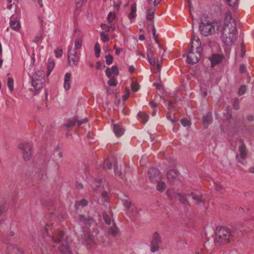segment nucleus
Returning a JSON list of instances; mask_svg holds the SVG:
<instances>
[{
  "label": "nucleus",
  "mask_w": 254,
  "mask_h": 254,
  "mask_svg": "<svg viewBox=\"0 0 254 254\" xmlns=\"http://www.w3.org/2000/svg\"><path fill=\"white\" fill-rule=\"evenodd\" d=\"M236 23L229 13L225 16V22L221 32L222 42L227 46H232L236 39Z\"/></svg>",
  "instance_id": "nucleus-1"
},
{
  "label": "nucleus",
  "mask_w": 254,
  "mask_h": 254,
  "mask_svg": "<svg viewBox=\"0 0 254 254\" xmlns=\"http://www.w3.org/2000/svg\"><path fill=\"white\" fill-rule=\"evenodd\" d=\"M223 25L221 21L215 19L212 21H201L199 24V31L205 37L219 34L222 31Z\"/></svg>",
  "instance_id": "nucleus-2"
},
{
  "label": "nucleus",
  "mask_w": 254,
  "mask_h": 254,
  "mask_svg": "<svg viewBox=\"0 0 254 254\" xmlns=\"http://www.w3.org/2000/svg\"><path fill=\"white\" fill-rule=\"evenodd\" d=\"M214 244L216 248H221L234 240V235L230 229L224 227L216 229Z\"/></svg>",
  "instance_id": "nucleus-3"
},
{
  "label": "nucleus",
  "mask_w": 254,
  "mask_h": 254,
  "mask_svg": "<svg viewBox=\"0 0 254 254\" xmlns=\"http://www.w3.org/2000/svg\"><path fill=\"white\" fill-rule=\"evenodd\" d=\"M51 238L54 242L56 243H61L58 248L60 254H72L71 248L66 242V237L64 236L63 231L56 233Z\"/></svg>",
  "instance_id": "nucleus-4"
},
{
  "label": "nucleus",
  "mask_w": 254,
  "mask_h": 254,
  "mask_svg": "<svg viewBox=\"0 0 254 254\" xmlns=\"http://www.w3.org/2000/svg\"><path fill=\"white\" fill-rule=\"evenodd\" d=\"M191 196L192 199L194 201L195 204L199 206H204L205 204L204 199L203 198L202 195L196 194L194 192L188 194H182L180 193L177 194V198L176 199L178 200L181 203L188 204L189 201L187 199V196Z\"/></svg>",
  "instance_id": "nucleus-5"
},
{
  "label": "nucleus",
  "mask_w": 254,
  "mask_h": 254,
  "mask_svg": "<svg viewBox=\"0 0 254 254\" xmlns=\"http://www.w3.org/2000/svg\"><path fill=\"white\" fill-rule=\"evenodd\" d=\"M195 42L197 43L195 52L193 51V46L192 44L188 55L187 62L189 64H193L197 63L200 57V53L202 50L201 42L198 38L195 40Z\"/></svg>",
  "instance_id": "nucleus-6"
},
{
  "label": "nucleus",
  "mask_w": 254,
  "mask_h": 254,
  "mask_svg": "<svg viewBox=\"0 0 254 254\" xmlns=\"http://www.w3.org/2000/svg\"><path fill=\"white\" fill-rule=\"evenodd\" d=\"M79 221L81 223V225H83L85 228H83L84 229L85 228H87L90 227L92 224L94 223V220L91 218H86L83 215H80L79 217ZM84 238L89 240H93L94 237L93 235L88 234L86 232L85 230H84Z\"/></svg>",
  "instance_id": "nucleus-7"
},
{
  "label": "nucleus",
  "mask_w": 254,
  "mask_h": 254,
  "mask_svg": "<svg viewBox=\"0 0 254 254\" xmlns=\"http://www.w3.org/2000/svg\"><path fill=\"white\" fill-rule=\"evenodd\" d=\"M18 148L22 151L23 159L29 161L32 154V145L29 143H21L18 145Z\"/></svg>",
  "instance_id": "nucleus-8"
},
{
  "label": "nucleus",
  "mask_w": 254,
  "mask_h": 254,
  "mask_svg": "<svg viewBox=\"0 0 254 254\" xmlns=\"http://www.w3.org/2000/svg\"><path fill=\"white\" fill-rule=\"evenodd\" d=\"M79 54L74 49L71 45L68 50V60L69 64L71 66H76L79 60Z\"/></svg>",
  "instance_id": "nucleus-9"
},
{
  "label": "nucleus",
  "mask_w": 254,
  "mask_h": 254,
  "mask_svg": "<svg viewBox=\"0 0 254 254\" xmlns=\"http://www.w3.org/2000/svg\"><path fill=\"white\" fill-rule=\"evenodd\" d=\"M162 244V240L160 234L158 232H154L152 235L150 247L151 252L155 253L160 249V245Z\"/></svg>",
  "instance_id": "nucleus-10"
},
{
  "label": "nucleus",
  "mask_w": 254,
  "mask_h": 254,
  "mask_svg": "<svg viewBox=\"0 0 254 254\" xmlns=\"http://www.w3.org/2000/svg\"><path fill=\"white\" fill-rule=\"evenodd\" d=\"M148 178L152 183H156L162 180V175L160 171L155 168H150L148 171Z\"/></svg>",
  "instance_id": "nucleus-11"
},
{
  "label": "nucleus",
  "mask_w": 254,
  "mask_h": 254,
  "mask_svg": "<svg viewBox=\"0 0 254 254\" xmlns=\"http://www.w3.org/2000/svg\"><path fill=\"white\" fill-rule=\"evenodd\" d=\"M240 142L241 144L239 147V155H236V158L238 159L239 162H240L242 165H245L242 161L239 160V157L242 159H246L247 156L248 152L244 141L242 140H240Z\"/></svg>",
  "instance_id": "nucleus-12"
},
{
  "label": "nucleus",
  "mask_w": 254,
  "mask_h": 254,
  "mask_svg": "<svg viewBox=\"0 0 254 254\" xmlns=\"http://www.w3.org/2000/svg\"><path fill=\"white\" fill-rule=\"evenodd\" d=\"M167 177L168 182L170 184H173L178 179L179 173L175 170H170L167 172Z\"/></svg>",
  "instance_id": "nucleus-13"
},
{
  "label": "nucleus",
  "mask_w": 254,
  "mask_h": 254,
  "mask_svg": "<svg viewBox=\"0 0 254 254\" xmlns=\"http://www.w3.org/2000/svg\"><path fill=\"white\" fill-rule=\"evenodd\" d=\"M222 59L223 56L220 54H214L209 58L212 67L220 63Z\"/></svg>",
  "instance_id": "nucleus-14"
},
{
  "label": "nucleus",
  "mask_w": 254,
  "mask_h": 254,
  "mask_svg": "<svg viewBox=\"0 0 254 254\" xmlns=\"http://www.w3.org/2000/svg\"><path fill=\"white\" fill-rule=\"evenodd\" d=\"M106 75L108 77H110L112 75L117 76L119 74V70L117 66L114 65L111 68H108L105 71Z\"/></svg>",
  "instance_id": "nucleus-15"
},
{
  "label": "nucleus",
  "mask_w": 254,
  "mask_h": 254,
  "mask_svg": "<svg viewBox=\"0 0 254 254\" xmlns=\"http://www.w3.org/2000/svg\"><path fill=\"white\" fill-rule=\"evenodd\" d=\"M71 74L70 73H65L64 77V88L68 90L70 88Z\"/></svg>",
  "instance_id": "nucleus-16"
},
{
  "label": "nucleus",
  "mask_w": 254,
  "mask_h": 254,
  "mask_svg": "<svg viewBox=\"0 0 254 254\" xmlns=\"http://www.w3.org/2000/svg\"><path fill=\"white\" fill-rule=\"evenodd\" d=\"M44 80L32 79V85L35 90H39L43 87Z\"/></svg>",
  "instance_id": "nucleus-17"
},
{
  "label": "nucleus",
  "mask_w": 254,
  "mask_h": 254,
  "mask_svg": "<svg viewBox=\"0 0 254 254\" xmlns=\"http://www.w3.org/2000/svg\"><path fill=\"white\" fill-rule=\"evenodd\" d=\"M114 132L117 136H121L124 133V129L120 124H114L113 127Z\"/></svg>",
  "instance_id": "nucleus-18"
},
{
  "label": "nucleus",
  "mask_w": 254,
  "mask_h": 254,
  "mask_svg": "<svg viewBox=\"0 0 254 254\" xmlns=\"http://www.w3.org/2000/svg\"><path fill=\"white\" fill-rule=\"evenodd\" d=\"M119 232V230L118 228L117 227L115 222H113L112 225L110 226V228L108 229V234L113 237H115L118 235Z\"/></svg>",
  "instance_id": "nucleus-19"
},
{
  "label": "nucleus",
  "mask_w": 254,
  "mask_h": 254,
  "mask_svg": "<svg viewBox=\"0 0 254 254\" xmlns=\"http://www.w3.org/2000/svg\"><path fill=\"white\" fill-rule=\"evenodd\" d=\"M10 26L13 30L18 31L20 27V23L18 21L15 20L14 18L12 16L10 19Z\"/></svg>",
  "instance_id": "nucleus-20"
},
{
  "label": "nucleus",
  "mask_w": 254,
  "mask_h": 254,
  "mask_svg": "<svg viewBox=\"0 0 254 254\" xmlns=\"http://www.w3.org/2000/svg\"><path fill=\"white\" fill-rule=\"evenodd\" d=\"M212 119L211 113H208L205 116L203 117V124L204 128H206L211 123Z\"/></svg>",
  "instance_id": "nucleus-21"
},
{
  "label": "nucleus",
  "mask_w": 254,
  "mask_h": 254,
  "mask_svg": "<svg viewBox=\"0 0 254 254\" xmlns=\"http://www.w3.org/2000/svg\"><path fill=\"white\" fill-rule=\"evenodd\" d=\"M55 67L54 59L49 58L47 63V76H49Z\"/></svg>",
  "instance_id": "nucleus-22"
},
{
  "label": "nucleus",
  "mask_w": 254,
  "mask_h": 254,
  "mask_svg": "<svg viewBox=\"0 0 254 254\" xmlns=\"http://www.w3.org/2000/svg\"><path fill=\"white\" fill-rule=\"evenodd\" d=\"M136 5L135 3H132L130 6V12L128 15L130 20L134 19L136 16Z\"/></svg>",
  "instance_id": "nucleus-23"
},
{
  "label": "nucleus",
  "mask_w": 254,
  "mask_h": 254,
  "mask_svg": "<svg viewBox=\"0 0 254 254\" xmlns=\"http://www.w3.org/2000/svg\"><path fill=\"white\" fill-rule=\"evenodd\" d=\"M138 116L139 118V121L143 124H145L149 118L148 115L142 112H140L138 114Z\"/></svg>",
  "instance_id": "nucleus-24"
},
{
  "label": "nucleus",
  "mask_w": 254,
  "mask_h": 254,
  "mask_svg": "<svg viewBox=\"0 0 254 254\" xmlns=\"http://www.w3.org/2000/svg\"><path fill=\"white\" fill-rule=\"evenodd\" d=\"M161 180H162L156 182V183L157 184L156 186V189L159 191L163 192L166 189V185L165 183L164 182L162 181Z\"/></svg>",
  "instance_id": "nucleus-25"
},
{
  "label": "nucleus",
  "mask_w": 254,
  "mask_h": 254,
  "mask_svg": "<svg viewBox=\"0 0 254 254\" xmlns=\"http://www.w3.org/2000/svg\"><path fill=\"white\" fill-rule=\"evenodd\" d=\"M167 196L170 198V199H176L177 198V194L179 193L175 192L173 189H169L167 192Z\"/></svg>",
  "instance_id": "nucleus-26"
},
{
  "label": "nucleus",
  "mask_w": 254,
  "mask_h": 254,
  "mask_svg": "<svg viewBox=\"0 0 254 254\" xmlns=\"http://www.w3.org/2000/svg\"><path fill=\"white\" fill-rule=\"evenodd\" d=\"M44 73L42 71L38 70L36 71L32 76V78L35 79L44 80Z\"/></svg>",
  "instance_id": "nucleus-27"
},
{
  "label": "nucleus",
  "mask_w": 254,
  "mask_h": 254,
  "mask_svg": "<svg viewBox=\"0 0 254 254\" xmlns=\"http://www.w3.org/2000/svg\"><path fill=\"white\" fill-rule=\"evenodd\" d=\"M147 56L148 58V61L150 63V64L152 66H155L156 64L155 60L154 57H153L151 51H148L147 53Z\"/></svg>",
  "instance_id": "nucleus-28"
},
{
  "label": "nucleus",
  "mask_w": 254,
  "mask_h": 254,
  "mask_svg": "<svg viewBox=\"0 0 254 254\" xmlns=\"http://www.w3.org/2000/svg\"><path fill=\"white\" fill-rule=\"evenodd\" d=\"M82 44V39L81 37H79L77 39H76L74 43V47H75V50H78L80 49L81 47Z\"/></svg>",
  "instance_id": "nucleus-29"
},
{
  "label": "nucleus",
  "mask_w": 254,
  "mask_h": 254,
  "mask_svg": "<svg viewBox=\"0 0 254 254\" xmlns=\"http://www.w3.org/2000/svg\"><path fill=\"white\" fill-rule=\"evenodd\" d=\"M7 86L10 91H12L14 89L13 79L11 77H8L7 79Z\"/></svg>",
  "instance_id": "nucleus-30"
},
{
  "label": "nucleus",
  "mask_w": 254,
  "mask_h": 254,
  "mask_svg": "<svg viewBox=\"0 0 254 254\" xmlns=\"http://www.w3.org/2000/svg\"><path fill=\"white\" fill-rule=\"evenodd\" d=\"M154 9H149L147 12V19L149 20H152L154 18Z\"/></svg>",
  "instance_id": "nucleus-31"
},
{
  "label": "nucleus",
  "mask_w": 254,
  "mask_h": 254,
  "mask_svg": "<svg viewBox=\"0 0 254 254\" xmlns=\"http://www.w3.org/2000/svg\"><path fill=\"white\" fill-rule=\"evenodd\" d=\"M103 218L104 220L107 225H111L112 223V219L110 215H108L107 214H103Z\"/></svg>",
  "instance_id": "nucleus-32"
},
{
  "label": "nucleus",
  "mask_w": 254,
  "mask_h": 254,
  "mask_svg": "<svg viewBox=\"0 0 254 254\" xmlns=\"http://www.w3.org/2000/svg\"><path fill=\"white\" fill-rule=\"evenodd\" d=\"M87 201L86 199H82L79 201H77L75 202L76 206H81V207L85 206L87 205Z\"/></svg>",
  "instance_id": "nucleus-33"
},
{
  "label": "nucleus",
  "mask_w": 254,
  "mask_h": 254,
  "mask_svg": "<svg viewBox=\"0 0 254 254\" xmlns=\"http://www.w3.org/2000/svg\"><path fill=\"white\" fill-rule=\"evenodd\" d=\"M8 206L6 204H2L0 205V216L8 209Z\"/></svg>",
  "instance_id": "nucleus-34"
},
{
  "label": "nucleus",
  "mask_w": 254,
  "mask_h": 254,
  "mask_svg": "<svg viewBox=\"0 0 254 254\" xmlns=\"http://www.w3.org/2000/svg\"><path fill=\"white\" fill-rule=\"evenodd\" d=\"M95 55L96 57L98 58L100 56V48L99 44L97 43H96L94 47Z\"/></svg>",
  "instance_id": "nucleus-35"
},
{
  "label": "nucleus",
  "mask_w": 254,
  "mask_h": 254,
  "mask_svg": "<svg viewBox=\"0 0 254 254\" xmlns=\"http://www.w3.org/2000/svg\"><path fill=\"white\" fill-rule=\"evenodd\" d=\"M140 88L139 84L137 82H132L131 84V89L134 92L137 91Z\"/></svg>",
  "instance_id": "nucleus-36"
},
{
  "label": "nucleus",
  "mask_w": 254,
  "mask_h": 254,
  "mask_svg": "<svg viewBox=\"0 0 254 254\" xmlns=\"http://www.w3.org/2000/svg\"><path fill=\"white\" fill-rule=\"evenodd\" d=\"M116 15L114 13L110 12L107 16V20L109 23H111L115 18Z\"/></svg>",
  "instance_id": "nucleus-37"
},
{
  "label": "nucleus",
  "mask_w": 254,
  "mask_h": 254,
  "mask_svg": "<svg viewBox=\"0 0 254 254\" xmlns=\"http://www.w3.org/2000/svg\"><path fill=\"white\" fill-rule=\"evenodd\" d=\"M108 84L110 86H115L117 84V81L115 78L112 77L108 80Z\"/></svg>",
  "instance_id": "nucleus-38"
},
{
  "label": "nucleus",
  "mask_w": 254,
  "mask_h": 254,
  "mask_svg": "<svg viewBox=\"0 0 254 254\" xmlns=\"http://www.w3.org/2000/svg\"><path fill=\"white\" fill-rule=\"evenodd\" d=\"M113 166L112 163L111 162V161L109 160H106L104 162V163L103 164V167L104 168H107V169L110 170L112 169Z\"/></svg>",
  "instance_id": "nucleus-39"
},
{
  "label": "nucleus",
  "mask_w": 254,
  "mask_h": 254,
  "mask_svg": "<svg viewBox=\"0 0 254 254\" xmlns=\"http://www.w3.org/2000/svg\"><path fill=\"white\" fill-rule=\"evenodd\" d=\"M100 37L101 40L103 42H105L108 41L109 40V35L103 32L100 33Z\"/></svg>",
  "instance_id": "nucleus-40"
},
{
  "label": "nucleus",
  "mask_w": 254,
  "mask_h": 254,
  "mask_svg": "<svg viewBox=\"0 0 254 254\" xmlns=\"http://www.w3.org/2000/svg\"><path fill=\"white\" fill-rule=\"evenodd\" d=\"M123 201H124V205L125 207H126V208L127 209V210H129L131 207V203L130 202V201H129L128 200H127V199H123Z\"/></svg>",
  "instance_id": "nucleus-41"
},
{
  "label": "nucleus",
  "mask_w": 254,
  "mask_h": 254,
  "mask_svg": "<svg viewBox=\"0 0 254 254\" xmlns=\"http://www.w3.org/2000/svg\"><path fill=\"white\" fill-rule=\"evenodd\" d=\"M246 92V87L245 85H242L238 91V93L239 95H242L245 93Z\"/></svg>",
  "instance_id": "nucleus-42"
},
{
  "label": "nucleus",
  "mask_w": 254,
  "mask_h": 254,
  "mask_svg": "<svg viewBox=\"0 0 254 254\" xmlns=\"http://www.w3.org/2000/svg\"><path fill=\"white\" fill-rule=\"evenodd\" d=\"M76 122V119L74 118L73 120H70L68 122V123L65 125L66 127H71L75 125Z\"/></svg>",
  "instance_id": "nucleus-43"
},
{
  "label": "nucleus",
  "mask_w": 254,
  "mask_h": 254,
  "mask_svg": "<svg viewBox=\"0 0 254 254\" xmlns=\"http://www.w3.org/2000/svg\"><path fill=\"white\" fill-rule=\"evenodd\" d=\"M113 58L112 56L109 55L106 56V62L108 65H110L113 63Z\"/></svg>",
  "instance_id": "nucleus-44"
},
{
  "label": "nucleus",
  "mask_w": 254,
  "mask_h": 254,
  "mask_svg": "<svg viewBox=\"0 0 254 254\" xmlns=\"http://www.w3.org/2000/svg\"><path fill=\"white\" fill-rule=\"evenodd\" d=\"M181 123L184 127H187L190 125V121L186 118L182 119Z\"/></svg>",
  "instance_id": "nucleus-45"
},
{
  "label": "nucleus",
  "mask_w": 254,
  "mask_h": 254,
  "mask_svg": "<svg viewBox=\"0 0 254 254\" xmlns=\"http://www.w3.org/2000/svg\"><path fill=\"white\" fill-rule=\"evenodd\" d=\"M114 167L115 175L118 176H120L122 175V173L120 171H118L117 164L115 162L114 163Z\"/></svg>",
  "instance_id": "nucleus-46"
},
{
  "label": "nucleus",
  "mask_w": 254,
  "mask_h": 254,
  "mask_svg": "<svg viewBox=\"0 0 254 254\" xmlns=\"http://www.w3.org/2000/svg\"><path fill=\"white\" fill-rule=\"evenodd\" d=\"M45 232L48 235H50L49 231H52V226L50 224H46L45 227Z\"/></svg>",
  "instance_id": "nucleus-47"
},
{
  "label": "nucleus",
  "mask_w": 254,
  "mask_h": 254,
  "mask_svg": "<svg viewBox=\"0 0 254 254\" xmlns=\"http://www.w3.org/2000/svg\"><path fill=\"white\" fill-rule=\"evenodd\" d=\"M56 57L58 58L61 57L63 54V50L62 49H58L55 51Z\"/></svg>",
  "instance_id": "nucleus-48"
},
{
  "label": "nucleus",
  "mask_w": 254,
  "mask_h": 254,
  "mask_svg": "<svg viewBox=\"0 0 254 254\" xmlns=\"http://www.w3.org/2000/svg\"><path fill=\"white\" fill-rule=\"evenodd\" d=\"M130 91L128 88H126V94L123 96V99L126 100L129 96Z\"/></svg>",
  "instance_id": "nucleus-49"
},
{
  "label": "nucleus",
  "mask_w": 254,
  "mask_h": 254,
  "mask_svg": "<svg viewBox=\"0 0 254 254\" xmlns=\"http://www.w3.org/2000/svg\"><path fill=\"white\" fill-rule=\"evenodd\" d=\"M233 108L235 110H238L239 109V100L237 98H235L233 104Z\"/></svg>",
  "instance_id": "nucleus-50"
},
{
  "label": "nucleus",
  "mask_w": 254,
  "mask_h": 254,
  "mask_svg": "<svg viewBox=\"0 0 254 254\" xmlns=\"http://www.w3.org/2000/svg\"><path fill=\"white\" fill-rule=\"evenodd\" d=\"M241 56L242 57H243L246 54V51L244 48V44L243 42H242L241 44Z\"/></svg>",
  "instance_id": "nucleus-51"
},
{
  "label": "nucleus",
  "mask_w": 254,
  "mask_h": 254,
  "mask_svg": "<svg viewBox=\"0 0 254 254\" xmlns=\"http://www.w3.org/2000/svg\"><path fill=\"white\" fill-rule=\"evenodd\" d=\"M225 117L229 121L232 118V115L229 113L228 109L226 110V113H225Z\"/></svg>",
  "instance_id": "nucleus-52"
},
{
  "label": "nucleus",
  "mask_w": 254,
  "mask_h": 254,
  "mask_svg": "<svg viewBox=\"0 0 254 254\" xmlns=\"http://www.w3.org/2000/svg\"><path fill=\"white\" fill-rule=\"evenodd\" d=\"M101 28L102 29L105 30L107 32L110 31L109 26L106 24H102L101 25Z\"/></svg>",
  "instance_id": "nucleus-53"
},
{
  "label": "nucleus",
  "mask_w": 254,
  "mask_h": 254,
  "mask_svg": "<svg viewBox=\"0 0 254 254\" xmlns=\"http://www.w3.org/2000/svg\"><path fill=\"white\" fill-rule=\"evenodd\" d=\"M102 196L104 198V200L107 201L108 200V193L107 191H103L102 193Z\"/></svg>",
  "instance_id": "nucleus-54"
},
{
  "label": "nucleus",
  "mask_w": 254,
  "mask_h": 254,
  "mask_svg": "<svg viewBox=\"0 0 254 254\" xmlns=\"http://www.w3.org/2000/svg\"><path fill=\"white\" fill-rule=\"evenodd\" d=\"M87 122V119L86 118H85L83 119L82 120H80L77 121V125L78 126H81V125L83 123H85Z\"/></svg>",
  "instance_id": "nucleus-55"
},
{
  "label": "nucleus",
  "mask_w": 254,
  "mask_h": 254,
  "mask_svg": "<svg viewBox=\"0 0 254 254\" xmlns=\"http://www.w3.org/2000/svg\"><path fill=\"white\" fill-rule=\"evenodd\" d=\"M41 39V35H37L36 36H35V37L34 38V39L33 40V41L35 43H37L38 42H39Z\"/></svg>",
  "instance_id": "nucleus-56"
},
{
  "label": "nucleus",
  "mask_w": 254,
  "mask_h": 254,
  "mask_svg": "<svg viewBox=\"0 0 254 254\" xmlns=\"http://www.w3.org/2000/svg\"><path fill=\"white\" fill-rule=\"evenodd\" d=\"M245 71V66L244 65H241L240 67V72L244 73Z\"/></svg>",
  "instance_id": "nucleus-57"
},
{
  "label": "nucleus",
  "mask_w": 254,
  "mask_h": 254,
  "mask_svg": "<svg viewBox=\"0 0 254 254\" xmlns=\"http://www.w3.org/2000/svg\"><path fill=\"white\" fill-rule=\"evenodd\" d=\"M122 51H123V49H122V48L116 49V51H115V54L117 55H119L120 53Z\"/></svg>",
  "instance_id": "nucleus-58"
},
{
  "label": "nucleus",
  "mask_w": 254,
  "mask_h": 254,
  "mask_svg": "<svg viewBox=\"0 0 254 254\" xmlns=\"http://www.w3.org/2000/svg\"><path fill=\"white\" fill-rule=\"evenodd\" d=\"M153 36H154V37L155 38V40L156 42L157 43H158V40H157V36L156 35V31H155V29L154 27H153Z\"/></svg>",
  "instance_id": "nucleus-59"
},
{
  "label": "nucleus",
  "mask_w": 254,
  "mask_h": 254,
  "mask_svg": "<svg viewBox=\"0 0 254 254\" xmlns=\"http://www.w3.org/2000/svg\"><path fill=\"white\" fill-rule=\"evenodd\" d=\"M229 3V5L235 4L237 0H226Z\"/></svg>",
  "instance_id": "nucleus-60"
},
{
  "label": "nucleus",
  "mask_w": 254,
  "mask_h": 254,
  "mask_svg": "<svg viewBox=\"0 0 254 254\" xmlns=\"http://www.w3.org/2000/svg\"><path fill=\"white\" fill-rule=\"evenodd\" d=\"M110 23V25H109L110 30L112 29V30H114L115 29V25L113 24H112V22Z\"/></svg>",
  "instance_id": "nucleus-61"
},
{
  "label": "nucleus",
  "mask_w": 254,
  "mask_h": 254,
  "mask_svg": "<svg viewBox=\"0 0 254 254\" xmlns=\"http://www.w3.org/2000/svg\"><path fill=\"white\" fill-rule=\"evenodd\" d=\"M149 104H150V106L153 108H155L157 106V104L154 103L153 101L150 102Z\"/></svg>",
  "instance_id": "nucleus-62"
},
{
  "label": "nucleus",
  "mask_w": 254,
  "mask_h": 254,
  "mask_svg": "<svg viewBox=\"0 0 254 254\" xmlns=\"http://www.w3.org/2000/svg\"><path fill=\"white\" fill-rule=\"evenodd\" d=\"M76 187L78 189H82L83 188V186L81 183H78L76 184Z\"/></svg>",
  "instance_id": "nucleus-63"
},
{
  "label": "nucleus",
  "mask_w": 254,
  "mask_h": 254,
  "mask_svg": "<svg viewBox=\"0 0 254 254\" xmlns=\"http://www.w3.org/2000/svg\"><path fill=\"white\" fill-rule=\"evenodd\" d=\"M249 171L251 173H254V167H250Z\"/></svg>",
  "instance_id": "nucleus-64"
}]
</instances>
